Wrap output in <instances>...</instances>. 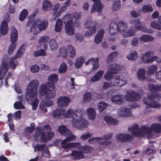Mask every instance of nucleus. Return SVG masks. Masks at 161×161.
<instances>
[{"mask_svg": "<svg viewBox=\"0 0 161 161\" xmlns=\"http://www.w3.org/2000/svg\"><path fill=\"white\" fill-rule=\"evenodd\" d=\"M84 115V112L82 109H78L75 111L69 109L67 111L66 116L73 119L72 125L74 127L81 129L87 127L88 125L87 121L83 118Z\"/></svg>", "mask_w": 161, "mask_h": 161, "instance_id": "f257e3e1", "label": "nucleus"}, {"mask_svg": "<svg viewBox=\"0 0 161 161\" xmlns=\"http://www.w3.org/2000/svg\"><path fill=\"white\" fill-rule=\"evenodd\" d=\"M148 98L143 99L144 103L147 105L144 112L145 114H148L151 112V108H158L160 107V105L158 103L159 98H161V94L154 92H152L148 94Z\"/></svg>", "mask_w": 161, "mask_h": 161, "instance_id": "f03ea898", "label": "nucleus"}, {"mask_svg": "<svg viewBox=\"0 0 161 161\" xmlns=\"http://www.w3.org/2000/svg\"><path fill=\"white\" fill-rule=\"evenodd\" d=\"M128 129L134 136H144L149 138L152 136V132H151L150 128L146 126H142L141 129L139 128L137 124H135L131 125Z\"/></svg>", "mask_w": 161, "mask_h": 161, "instance_id": "7ed1b4c3", "label": "nucleus"}, {"mask_svg": "<svg viewBox=\"0 0 161 161\" xmlns=\"http://www.w3.org/2000/svg\"><path fill=\"white\" fill-rule=\"evenodd\" d=\"M39 85V82L36 79L32 80L29 82L26 92L25 98L27 101H32L36 96Z\"/></svg>", "mask_w": 161, "mask_h": 161, "instance_id": "20e7f679", "label": "nucleus"}, {"mask_svg": "<svg viewBox=\"0 0 161 161\" xmlns=\"http://www.w3.org/2000/svg\"><path fill=\"white\" fill-rule=\"evenodd\" d=\"M35 131L36 135L41 136V140L43 142L50 140L54 134V133L51 131V129L48 125H45L43 129L41 127L37 128Z\"/></svg>", "mask_w": 161, "mask_h": 161, "instance_id": "39448f33", "label": "nucleus"}, {"mask_svg": "<svg viewBox=\"0 0 161 161\" xmlns=\"http://www.w3.org/2000/svg\"><path fill=\"white\" fill-rule=\"evenodd\" d=\"M126 83L125 79L122 76L116 75L113 78L112 82L110 83L108 82L104 83L103 85V88L105 90L109 88L111 85L114 86H121Z\"/></svg>", "mask_w": 161, "mask_h": 161, "instance_id": "423d86ee", "label": "nucleus"}, {"mask_svg": "<svg viewBox=\"0 0 161 161\" xmlns=\"http://www.w3.org/2000/svg\"><path fill=\"white\" fill-rule=\"evenodd\" d=\"M10 39L12 44L9 46L8 49V53L11 54L14 51L16 47L15 42L18 38L17 31L15 28L12 26L11 28Z\"/></svg>", "mask_w": 161, "mask_h": 161, "instance_id": "0eeeda50", "label": "nucleus"}, {"mask_svg": "<svg viewBox=\"0 0 161 161\" xmlns=\"http://www.w3.org/2000/svg\"><path fill=\"white\" fill-rule=\"evenodd\" d=\"M97 24L96 22H93L91 20H87L84 24L85 27L87 28L88 30L85 34L86 36H90L96 32V27Z\"/></svg>", "mask_w": 161, "mask_h": 161, "instance_id": "6e6552de", "label": "nucleus"}, {"mask_svg": "<svg viewBox=\"0 0 161 161\" xmlns=\"http://www.w3.org/2000/svg\"><path fill=\"white\" fill-rule=\"evenodd\" d=\"M40 89L42 95L47 99H52L56 95V91L55 89H51L50 88H47L45 85L41 86Z\"/></svg>", "mask_w": 161, "mask_h": 161, "instance_id": "1a4fd4ad", "label": "nucleus"}, {"mask_svg": "<svg viewBox=\"0 0 161 161\" xmlns=\"http://www.w3.org/2000/svg\"><path fill=\"white\" fill-rule=\"evenodd\" d=\"M25 46L22 45L16 54L14 58H12L10 59L9 63V66L12 69H14L18 65V63L15 59L16 58L20 57L25 52Z\"/></svg>", "mask_w": 161, "mask_h": 161, "instance_id": "9d476101", "label": "nucleus"}, {"mask_svg": "<svg viewBox=\"0 0 161 161\" xmlns=\"http://www.w3.org/2000/svg\"><path fill=\"white\" fill-rule=\"evenodd\" d=\"M141 98V96L140 94L130 91L127 92V94L125 97V99L130 102L136 101Z\"/></svg>", "mask_w": 161, "mask_h": 161, "instance_id": "9b49d317", "label": "nucleus"}, {"mask_svg": "<svg viewBox=\"0 0 161 161\" xmlns=\"http://www.w3.org/2000/svg\"><path fill=\"white\" fill-rule=\"evenodd\" d=\"M116 138L118 140L122 142H130L133 139V137L130 134L127 133H119L116 135Z\"/></svg>", "mask_w": 161, "mask_h": 161, "instance_id": "f8f14e48", "label": "nucleus"}, {"mask_svg": "<svg viewBox=\"0 0 161 161\" xmlns=\"http://www.w3.org/2000/svg\"><path fill=\"white\" fill-rule=\"evenodd\" d=\"M94 2L91 12L92 13L95 12H97L98 13H100L102 10L103 7V6L101 3L100 0H91Z\"/></svg>", "mask_w": 161, "mask_h": 161, "instance_id": "ddd939ff", "label": "nucleus"}, {"mask_svg": "<svg viewBox=\"0 0 161 161\" xmlns=\"http://www.w3.org/2000/svg\"><path fill=\"white\" fill-rule=\"evenodd\" d=\"M63 19L64 23L66 22L65 25L66 33L67 35L70 36L73 35L74 33V28L73 22L68 20L66 21L64 19Z\"/></svg>", "mask_w": 161, "mask_h": 161, "instance_id": "4468645a", "label": "nucleus"}, {"mask_svg": "<svg viewBox=\"0 0 161 161\" xmlns=\"http://www.w3.org/2000/svg\"><path fill=\"white\" fill-rule=\"evenodd\" d=\"M70 101V98L66 96H62L59 97L57 100V103L60 108L67 106Z\"/></svg>", "mask_w": 161, "mask_h": 161, "instance_id": "2eb2a0df", "label": "nucleus"}, {"mask_svg": "<svg viewBox=\"0 0 161 161\" xmlns=\"http://www.w3.org/2000/svg\"><path fill=\"white\" fill-rule=\"evenodd\" d=\"M117 113L118 115L122 117L130 116L131 115V112L130 109L125 107L118 109Z\"/></svg>", "mask_w": 161, "mask_h": 161, "instance_id": "dca6fc26", "label": "nucleus"}, {"mask_svg": "<svg viewBox=\"0 0 161 161\" xmlns=\"http://www.w3.org/2000/svg\"><path fill=\"white\" fill-rule=\"evenodd\" d=\"M121 69V66L116 63H113L109 65L108 68V72L111 74L118 73Z\"/></svg>", "mask_w": 161, "mask_h": 161, "instance_id": "f3484780", "label": "nucleus"}, {"mask_svg": "<svg viewBox=\"0 0 161 161\" xmlns=\"http://www.w3.org/2000/svg\"><path fill=\"white\" fill-rule=\"evenodd\" d=\"M8 64L5 61H3L0 68V80L3 79L8 68Z\"/></svg>", "mask_w": 161, "mask_h": 161, "instance_id": "a211bd4d", "label": "nucleus"}, {"mask_svg": "<svg viewBox=\"0 0 161 161\" xmlns=\"http://www.w3.org/2000/svg\"><path fill=\"white\" fill-rule=\"evenodd\" d=\"M40 22L39 19H36L33 22L32 25L30 29V31L33 33L34 35H36L39 33V29L38 25Z\"/></svg>", "mask_w": 161, "mask_h": 161, "instance_id": "6ab92c4d", "label": "nucleus"}, {"mask_svg": "<svg viewBox=\"0 0 161 161\" xmlns=\"http://www.w3.org/2000/svg\"><path fill=\"white\" fill-rule=\"evenodd\" d=\"M130 29L134 30H138L140 25H142V22L138 19H131L130 21Z\"/></svg>", "mask_w": 161, "mask_h": 161, "instance_id": "aec40b11", "label": "nucleus"}, {"mask_svg": "<svg viewBox=\"0 0 161 161\" xmlns=\"http://www.w3.org/2000/svg\"><path fill=\"white\" fill-rule=\"evenodd\" d=\"M111 100L113 103L118 104H121L124 103L125 101L122 95L120 94L113 96L112 97Z\"/></svg>", "mask_w": 161, "mask_h": 161, "instance_id": "412c9836", "label": "nucleus"}, {"mask_svg": "<svg viewBox=\"0 0 161 161\" xmlns=\"http://www.w3.org/2000/svg\"><path fill=\"white\" fill-rule=\"evenodd\" d=\"M149 89L152 92H150L148 94L152 92H159L161 91V84H155L149 83ZM156 93H158L156 92Z\"/></svg>", "mask_w": 161, "mask_h": 161, "instance_id": "4be33fe9", "label": "nucleus"}, {"mask_svg": "<svg viewBox=\"0 0 161 161\" xmlns=\"http://www.w3.org/2000/svg\"><path fill=\"white\" fill-rule=\"evenodd\" d=\"M99 60L97 58H91L89 59L88 62H86V65L88 64L89 63H91L93 65L92 70V71H93L99 67V65L98 64Z\"/></svg>", "mask_w": 161, "mask_h": 161, "instance_id": "5701e85b", "label": "nucleus"}, {"mask_svg": "<svg viewBox=\"0 0 161 161\" xmlns=\"http://www.w3.org/2000/svg\"><path fill=\"white\" fill-rule=\"evenodd\" d=\"M8 31L7 23L4 20L2 21L0 29V36L6 34Z\"/></svg>", "mask_w": 161, "mask_h": 161, "instance_id": "b1692460", "label": "nucleus"}, {"mask_svg": "<svg viewBox=\"0 0 161 161\" xmlns=\"http://www.w3.org/2000/svg\"><path fill=\"white\" fill-rule=\"evenodd\" d=\"M81 17V15L77 13H75L73 14H69L68 15H65L63 18V19L65 20H69L73 22V18L75 19H79Z\"/></svg>", "mask_w": 161, "mask_h": 161, "instance_id": "393cba45", "label": "nucleus"}, {"mask_svg": "<svg viewBox=\"0 0 161 161\" xmlns=\"http://www.w3.org/2000/svg\"><path fill=\"white\" fill-rule=\"evenodd\" d=\"M65 110L62 109V110L57 109L53 111V115L55 118H61L65 116Z\"/></svg>", "mask_w": 161, "mask_h": 161, "instance_id": "a878e982", "label": "nucleus"}, {"mask_svg": "<svg viewBox=\"0 0 161 161\" xmlns=\"http://www.w3.org/2000/svg\"><path fill=\"white\" fill-rule=\"evenodd\" d=\"M104 31L103 29L100 30L96 35L95 38V42L97 44L99 43L102 41Z\"/></svg>", "mask_w": 161, "mask_h": 161, "instance_id": "bb28decb", "label": "nucleus"}, {"mask_svg": "<svg viewBox=\"0 0 161 161\" xmlns=\"http://www.w3.org/2000/svg\"><path fill=\"white\" fill-rule=\"evenodd\" d=\"M151 27L156 30H161V17H159L158 21H153L151 24Z\"/></svg>", "mask_w": 161, "mask_h": 161, "instance_id": "cd10ccee", "label": "nucleus"}, {"mask_svg": "<svg viewBox=\"0 0 161 161\" xmlns=\"http://www.w3.org/2000/svg\"><path fill=\"white\" fill-rule=\"evenodd\" d=\"M158 58L157 56L153 55L152 56L151 58L149 59L147 58L144 56L141 58V61L142 62L145 64L151 63L154 61L158 62L159 61L158 60Z\"/></svg>", "mask_w": 161, "mask_h": 161, "instance_id": "c85d7f7f", "label": "nucleus"}, {"mask_svg": "<svg viewBox=\"0 0 161 161\" xmlns=\"http://www.w3.org/2000/svg\"><path fill=\"white\" fill-rule=\"evenodd\" d=\"M58 130L59 132L62 136H65L67 134H69L70 133V130L64 125L60 126L58 128Z\"/></svg>", "mask_w": 161, "mask_h": 161, "instance_id": "c756f323", "label": "nucleus"}, {"mask_svg": "<svg viewBox=\"0 0 161 161\" xmlns=\"http://www.w3.org/2000/svg\"><path fill=\"white\" fill-rule=\"evenodd\" d=\"M71 155L73 156L75 159H80L84 158V155L82 152L78 151L75 150L72 151Z\"/></svg>", "mask_w": 161, "mask_h": 161, "instance_id": "7c9ffc66", "label": "nucleus"}, {"mask_svg": "<svg viewBox=\"0 0 161 161\" xmlns=\"http://www.w3.org/2000/svg\"><path fill=\"white\" fill-rule=\"evenodd\" d=\"M104 120L109 125H114L118 123V120L108 116H105L104 117Z\"/></svg>", "mask_w": 161, "mask_h": 161, "instance_id": "2f4dec72", "label": "nucleus"}, {"mask_svg": "<svg viewBox=\"0 0 161 161\" xmlns=\"http://www.w3.org/2000/svg\"><path fill=\"white\" fill-rule=\"evenodd\" d=\"M138 57L137 53L135 51L132 50L130 51L129 54L127 56V59L130 60H135Z\"/></svg>", "mask_w": 161, "mask_h": 161, "instance_id": "473e14b6", "label": "nucleus"}, {"mask_svg": "<svg viewBox=\"0 0 161 161\" xmlns=\"http://www.w3.org/2000/svg\"><path fill=\"white\" fill-rule=\"evenodd\" d=\"M117 23L112 22L111 23L109 28V33L110 34L114 35L118 31Z\"/></svg>", "mask_w": 161, "mask_h": 161, "instance_id": "72a5a7b5", "label": "nucleus"}, {"mask_svg": "<svg viewBox=\"0 0 161 161\" xmlns=\"http://www.w3.org/2000/svg\"><path fill=\"white\" fill-rule=\"evenodd\" d=\"M48 43L51 50L53 51L57 49L58 47V44L56 40L51 39L48 42Z\"/></svg>", "mask_w": 161, "mask_h": 161, "instance_id": "f704fd0d", "label": "nucleus"}, {"mask_svg": "<svg viewBox=\"0 0 161 161\" xmlns=\"http://www.w3.org/2000/svg\"><path fill=\"white\" fill-rule=\"evenodd\" d=\"M118 31L120 33L123 32L127 29V25L126 23L122 21L117 23Z\"/></svg>", "mask_w": 161, "mask_h": 161, "instance_id": "c9c22d12", "label": "nucleus"}, {"mask_svg": "<svg viewBox=\"0 0 161 161\" xmlns=\"http://www.w3.org/2000/svg\"><path fill=\"white\" fill-rule=\"evenodd\" d=\"M85 61V59L82 57H80L79 58H77L74 63L75 66L77 68H80Z\"/></svg>", "mask_w": 161, "mask_h": 161, "instance_id": "e433bc0d", "label": "nucleus"}, {"mask_svg": "<svg viewBox=\"0 0 161 161\" xmlns=\"http://www.w3.org/2000/svg\"><path fill=\"white\" fill-rule=\"evenodd\" d=\"M62 20L60 19H58L57 20L56 24L55 25V31L57 32H60L62 30Z\"/></svg>", "mask_w": 161, "mask_h": 161, "instance_id": "4c0bfd02", "label": "nucleus"}, {"mask_svg": "<svg viewBox=\"0 0 161 161\" xmlns=\"http://www.w3.org/2000/svg\"><path fill=\"white\" fill-rule=\"evenodd\" d=\"M104 71L101 70L98 72L93 77H92L91 80L92 82L98 81L102 77Z\"/></svg>", "mask_w": 161, "mask_h": 161, "instance_id": "58836bf2", "label": "nucleus"}, {"mask_svg": "<svg viewBox=\"0 0 161 161\" xmlns=\"http://www.w3.org/2000/svg\"><path fill=\"white\" fill-rule=\"evenodd\" d=\"M67 50L69 52V56L71 58H74L75 55L76 50L74 47L69 44L67 46Z\"/></svg>", "mask_w": 161, "mask_h": 161, "instance_id": "ea45409f", "label": "nucleus"}, {"mask_svg": "<svg viewBox=\"0 0 161 161\" xmlns=\"http://www.w3.org/2000/svg\"><path fill=\"white\" fill-rule=\"evenodd\" d=\"M48 24V22L47 21L43 20L41 21L40 19V22L38 25L39 31H42L45 30L47 27Z\"/></svg>", "mask_w": 161, "mask_h": 161, "instance_id": "a19ab883", "label": "nucleus"}, {"mask_svg": "<svg viewBox=\"0 0 161 161\" xmlns=\"http://www.w3.org/2000/svg\"><path fill=\"white\" fill-rule=\"evenodd\" d=\"M126 30L124 31L122 33L123 34V36L124 38H126L130 36H134L135 34V31L134 30H132L130 29L128 31Z\"/></svg>", "mask_w": 161, "mask_h": 161, "instance_id": "79ce46f5", "label": "nucleus"}, {"mask_svg": "<svg viewBox=\"0 0 161 161\" xmlns=\"http://www.w3.org/2000/svg\"><path fill=\"white\" fill-rule=\"evenodd\" d=\"M152 129L153 131L151 130L150 129L151 132H152V135L153 136V132H155L157 133H158L161 131V126L160 124H156L153 125L152 126Z\"/></svg>", "mask_w": 161, "mask_h": 161, "instance_id": "37998d69", "label": "nucleus"}, {"mask_svg": "<svg viewBox=\"0 0 161 161\" xmlns=\"http://www.w3.org/2000/svg\"><path fill=\"white\" fill-rule=\"evenodd\" d=\"M113 134L111 133L104 135L103 136L101 137H97L95 138H92L89 141H93L94 140H109V139L111 138L112 137Z\"/></svg>", "mask_w": 161, "mask_h": 161, "instance_id": "c03bdc74", "label": "nucleus"}, {"mask_svg": "<svg viewBox=\"0 0 161 161\" xmlns=\"http://www.w3.org/2000/svg\"><path fill=\"white\" fill-rule=\"evenodd\" d=\"M146 71L144 69H140L137 72L138 78L141 80H144L146 78Z\"/></svg>", "mask_w": 161, "mask_h": 161, "instance_id": "a18cd8bd", "label": "nucleus"}, {"mask_svg": "<svg viewBox=\"0 0 161 161\" xmlns=\"http://www.w3.org/2000/svg\"><path fill=\"white\" fill-rule=\"evenodd\" d=\"M88 117L91 120H93L96 116V112L95 110L92 108L88 109L87 111Z\"/></svg>", "mask_w": 161, "mask_h": 161, "instance_id": "49530a36", "label": "nucleus"}, {"mask_svg": "<svg viewBox=\"0 0 161 161\" xmlns=\"http://www.w3.org/2000/svg\"><path fill=\"white\" fill-rule=\"evenodd\" d=\"M140 39L141 41L148 42L153 41L154 38L150 35H144L140 37Z\"/></svg>", "mask_w": 161, "mask_h": 161, "instance_id": "de8ad7c7", "label": "nucleus"}, {"mask_svg": "<svg viewBox=\"0 0 161 161\" xmlns=\"http://www.w3.org/2000/svg\"><path fill=\"white\" fill-rule=\"evenodd\" d=\"M51 3L47 0H44L42 3V7L45 11H48L50 10L51 7Z\"/></svg>", "mask_w": 161, "mask_h": 161, "instance_id": "09e8293b", "label": "nucleus"}, {"mask_svg": "<svg viewBox=\"0 0 161 161\" xmlns=\"http://www.w3.org/2000/svg\"><path fill=\"white\" fill-rule=\"evenodd\" d=\"M118 55V53L116 52H114L111 53L108 57L107 58V62L108 63L112 62L114 59L116 58Z\"/></svg>", "mask_w": 161, "mask_h": 161, "instance_id": "8fccbe9b", "label": "nucleus"}, {"mask_svg": "<svg viewBox=\"0 0 161 161\" xmlns=\"http://www.w3.org/2000/svg\"><path fill=\"white\" fill-rule=\"evenodd\" d=\"M120 7V0H115L113 3L112 8L114 11L119 10Z\"/></svg>", "mask_w": 161, "mask_h": 161, "instance_id": "3c124183", "label": "nucleus"}, {"mask_svg": "<svg viewBox=\"0 0 161 161\" xmlns=\"http://www.w3.org/2000/svg\"><path fill=\"white\" fill-rule=\"evenodd\" d=\"M138 30L146 33H151L153 32V29L147 28L146 26L142 25V24L140 25Z\"/></svg>", "mask_w": 161, "mask_h": 161, "instance_id": "603ef678", "label": "nucleus"}, {"mask_svg": "<svg viewBox=\"0 0 161 161\" xmlns=\"http://www.w3.org/2000/svg\"><path fill=\"white\" fill-rule=\"evenodd\" d=\"M36 96L32 101H28L26 100L28 103L32 101L31 103V105L32 107V109L33 110H35L36 109L39 103V100L36 98Z\"/></svg>", "mask_w": 161, "mask_h": 161, "instance_id": "864d4df0", "label": "nucleus"}, {"mask_svg": "<svg viewBox=\"0 0 161 161\" xmlns=\"http://www.w3.org/2000/svg\"><path fill=\"white\" fill-rule=\"evenodd\" d=\"M34 151L36 152V151L38 152L42 151L46 148V145L45 144H36L34 146Z\"/></svg>", "mask_w": 161, "mask_h": 161, "instance_id": "5fc2aeb1", "label": "nucleus"}, {"mask_svg": "<svg viewBox=\"0 0 161 161\" xmlns=\"http://www.w3.org/2000/svg\"><path fill=\"white\" fill-rule=\"evenodd\" d=\"M94 141H98V143H99V144L103 145L104 146H107L111 143V141L110 140H94Z\"/></svg>", "mask_w": 161, "mask_h": 161, "instance_id": "6e6d98bb", "label": "nucleus"}, {"mask_svg": "<svg viewBox=\"0 0 161 161\" xmlns=\"http://www.w3.org/2000/svg\"><path fill=\"white\" fill-rule=\"evenodd\" d=\"M28 11L26 9H23L20 13L19 15V19L22 21L25 19L28 14Z\"/></svg>", "mask_w": 161, "mask_h": 161, "instance_id": "4d7b16f0", "label": "nucleus"}, {"mask_svg": "<svg viewBox=\"0 0 161 161\" xmlns=\"http://www.w3.org/2000/svg\"><path fill=\"white\" fill-rule=\"evenodd\" d=\"M92 98V94L91 93L89 92H86L85 93L83 96V100L86 103H87L89 102Z\"/></svg>", "mask_w": 161, "mask_h": 161, "instance_id": "13d9d810", "label": "nucleus"}, {"mask_svg": "<svg viewBox=\"0 0 161 161\" xmlns=\"http://www.w3.org/2000/svg\"><path fill=\"white\" fill-rule=\"evenodd\" d=\"M67 69V66L64 62H63L60 65L58 69L59 72L60 73H63L66 71Z\"/></svg>", "mask_w": 161, "mask_h": 161, "instance_id": "bf43d9fd", "label": "nucleus"}, {"mask_svg": "<svg viewBox=\"0 0 161 161\" xmlns=\"http://www.w3.org/2000/svg\"><path fill=\"white\" fill-rule=\"evenodd\" d=\"M108 106V104L105 102H101L99 103L98 105V109L100 111H102L105 109Z\"/></svg>", "mask_w": 161, "mask_h": 161, "instance_id": "052dcab7", "label": "nucleus"}, {"mask_svg": "<svg viewBox=\"0 0 161 161\" xmlns=\"http://www.w3.org/2000/svg\"><path fill=\"white\" fill-rule=\"evenodd\" d=\"M59 53L62 57L65 58L67 56V50L65 47H61L59 49Z\"/></svg>", "mask_w": 161, "mask_h": 161, "instance_id": "680f3d73", "label": "nucleus"}, {"mask_svg": "<svg viewBox=\"0 0 161 161\" xmlns=\"http://www.w3.org/2000/svg\"><path fill=\"white\" fill-rule=\"evenodd\" d=\"M65 136L66 137V138L65 139L69 142L75 141L76 138V136L73 135L71 131L70 133L69 134H67Z\"/></svg>", "mask_w": 161, "mask_h": 161, "instance_id": "e2e57ef3", "label": "nucleus"}, {"mask_svg": "<svg viewBox=\"0 0 161 161\" xmlns=\"http://www.w3.org/2000/svg\"><path fill=\"white\" fill-rule=\"evenodd\" d=\"M35 57H37L40 56H46V52L43 49H40L39 51H36L34 52Z\"/></svg>", "mask_w": 161, "mask_h": 161, "instance_id": "0e129e2a", "label": "nucleus"}, {"mask_svg": "<svg viewBox=\"0 0 161 161\" xmlns=\"http://www.w3.org/2000/svg\"><path fill=\"white\" fill-rule=\"evenodd\" d=\"M69 142L65 139L63 140L61 142L62 147L64 149H68L70 148V143H69Z\"/></svg>", "mask_w": 161, "mask_h": 161, "instance_id": "69168bd1", "label": "nucleus"}, {"mask_svg": "<svg viewBox=\"0 0 161 161\" xmlns=\"http://www.w3.org/2000/svg\"><path fill=\"white\" fill-rule=\"evenodd\" d=\"M157 70V68L156 66L154 65L150 66L148 68L147 72L149 75H151L154 74Z\"/></svg>", "mask_w": 161, "mask_h": 161, "instance_id": "338daca9", "label": "nucleus"}, {"mask_svg": "<svg viewBox=\"0 0 161 161\" xmlns=\"http://www.w3.org/2000/svg\"><path fill=\"white\" fill-rule=\"evenodd\" d=\"M14 107L17 109H23L25 108L23 103L20 101L15 102L14 104Z\"/></svg>", "mask_w": 161, "mask_h": 161, "instance_id": "774afa93", "label": "nucleus"}]
</instances>
